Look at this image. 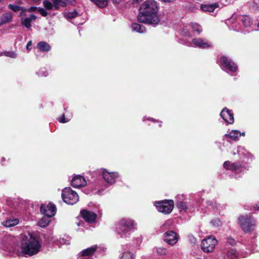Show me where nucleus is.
I'll return each instance as SVG.
<instances>
[{
    "label": "nucleus",
    "mask_w": 259,
    "mask_h": 259,
    "mask_svg": "<svg viewBox=\"0 0 259 259\" xmlns=\"http://www.w3.org/2000/svg\"><path fill=\"white\" fill-rule=\"evenodd\" d=\"M159 9V4L156 1H146L140 6L137 17L138 21L153 26L158 25L160 22Z\"/></svg>",
    "instance_id": "1"
},
{
    "label": "nucleus",
    "mask_w": 259,
    "mask_h": 259,
    "mask_svg": "<svg viewBox=\"0 0 259 259\" xmlns=\"http://www.w3.org/2000/svg\"><path fill=\"white\" fill-rule=\"evenodd\" d=\"M41 242L39 238L31 234L24 236L21 240L20 248L25 255H34L40 251Z\"/></svg>",
    "instance_id": "2"
},
{
    "label": "nucleus",
    "mask_w": 259,
    "mask_h": 259,
    "mask_svg": "<svg viewBox=\"0 0 259 259\" xmlns=\"http://www.w3.org/2000/svg\"><path fill=\"white\" fill-rule=\"evenodd\" d=\"M62 198L64 202L68 204L73 205L79 200L77 193L70 187H66L62 191Z\"/></svg>",
    "instance_id": "3"
},
{
    "label": "nucleus",
    "mask_w": 259,
    "mask_h": 259,
    "mask_svg": "<svg viewBox=\"0 0 259 259\" xmlns=\"http://www.w3.org/2000/svg\"><path fill=\"white\" fill-rule=\"evenodd\" d=\"M130 230V221L128 219L122 218L115 225V231L121 238L127 237Z\"/></svg>",
    "instance_id": "4"
},
{
    "label": "nucleus",
    "mask_w": 259,
    "mask_h": 259,
    "mask_svg": "<svg viewBox=\"0 0 259 259\" xmlns=\"http://www.w3.org/2000/svg\"><path fill=\"white\" fill-rule=\"evenodd\" d=\"M154 205L157 210L163 214H169L174 207V201L171 199L155 202Z\"/></svg>",
    "instance_id": "5"
},
{
    "label": "nucleus",
    "mask_w": 259,
    "mask_h": 259,
    "mask_svg": "<svg viewBox=\"0 0 259 259\" xmlns=\"http://www.w3.org/2000/svg\"><path fill=\"white\" fill-rule=\"evenodd\" d=\"M238 223L245 233L252 231L254 229L255 221L247 215H240L238 218Z\"/></svg>",
    "instance_id": "6"
},
{
    "label": "nucleus",
    "mask_w": 259,
    "mask_h": 259,
    "mask_svg": "<svg viewBox=\"0 0 259 259\" xmlns=\"http://www.w3.org/2000/svg\"><path fill=\"white\" fill-rule=\"evenodd\" d=\"M19 17L21 18V24L27 29H30L32 26L31 23L34 22L37 19L36 16L33 14L27 13V10H24L21 12Z\"/></svg>",
    "instance_id": "7"
},
{
    "label": "nucleus",
    "mask_w": 259,
    "mask_h": 259,
    "mask_svg": "<svg viewBox=\"0 0 259 259\" xmlns=\"http://www.w3.org/2000/svg\"><path fill=\"white\" fill-rule=\"evenodd\" d=\"M218 243L217 240L213 237H208L202 240L201 248L204 252H212Z\"/></svg>",
    "instance_id": "8"
},
{
    "label": "nucleus",
    "mask_w": 259,
    "mask_h": 259,
    "mask_svg": "<svg viewBox=\"0 0 259 259\" xmlns=\"http://www.w3.org/2000/svg\"><path fill=\"white\" fill-rule=\"evenodd\" d=\"M220 63L222 66L232 72H235L238 69L236 64L225 56L221 57Z\"/></svg>",
    "instance_id": "9"
},
{
    "label": "nucleus",
    "mask_w": 259,
    "mask_h": 259,
    "mask_svg": "<svg viewBox=\"0 0 259 259\" xmlns=\"http://www.w3.org/2000/svg\"><path fill=\"white\" fill-rule=\"evenodd\" d=\"M100 172L102 174L103 178L105 182L109 185H112L115 183L116 180L118 177V174L117 172H109L106 169H101Z\"/></svg>",
    "instance_id": "10"
},
{
    "label": "nucleus",
    "mask_w": 259,
    "mask_h": 259,
    "mask_svg": "<svg viewBox=\"0 0 259 259\" xmlns=\"http://www.w3.org/2000/svg\"><path fill=\"white\" fill-rule=\"evenodd\" d=\"M179 235L173 231H167L164 233L163 240L170 245H175L178 241Z\"/></svg>",
    "instance_id": "11"
},
{
    "label": "nucleus",
    "mask_w": 259,
    "mask_h": 259,
    "mask_svg": "<svg viewBox=\"0 0 259 259\" xmlns=\"http://www.w3.org/2000/svg\"><path fill=\"white\" fill-rule=\"evenodd\" d=\"M98 249V246L94 245L82 250L79 253L78 259H92L93 255Z\"/></svg>",
    "instance_id": "12"
},
{
    "label": "nucleus",
    "mask_w": 259,
    "mask_h": 259,
    "mask_svg": "<svg viewBox=\"0 0 259 259\" xmlns=\"http://www.w3.org/2000/svg\"><path fill=\"white\" fill-rule=\"evenodd\" d=\"M40 211L45 215L52 218L56 213V208L55 205L52 203L47 205L42 204L40 206Z\"/></svg>",
    "instance_id": "13"
},
{
    "label": "nucleus",
    "mask_w": 259,
    "mask_h": 259,
    "mask_svg": "<svg viewBox=\"0 0 259 259\" xmlns=\"http://www.w3.org/2000/svg\"><path fill=\"white\" fill-rule=\"evenodd\" d=\"M221 117L228 124H232L234 123V119L233 113L232 111L228 109L227 107H225L220 113Z\"/></svg>",
    "instance_id": "14"
},
{
    "label": "nucleus",
    "mask_w": 259,
    "mask_h": 259,
    "mask_svg": "<svg viewBox=\"0 0 259 259\" xmlns=\"http://www.w3.org/2000/svg\"><path fill=\"white\" fill-rule=\"evenodd\" d=\"M71 184L73 187L79 188L85 186L87 185V182L83 177L77 175L73 178Z\"/></svg>",
    "instance_id": "15"
},
{
    "label": "nucleus",
    "mask_w": 259,
    "mask_h": 259,
    "mask_svg": "<svg viewBox=\"0 0 259 259\" xmlns=\"http://www.w3.org/2000/svg\"><path fill=\"white\" fill-rule=\"evenodd\" d=\"M80 213L83 219L88 223H94L97 218L96 213L93 211L83 210L81 211Z\"/></svg>",
    "instance_id": "16"
},
{
    "label": "nucleus",
    "mask_w": 259,
    "mask_h": 259,
    "mask_svg": "<svg viewBox=\"0 0 259 259\" xmlns=\"http://www.w3.org/2000/svg\"><path fill=\"white\" fill-rule=\"evenodd\" d=\"M224 167L227 170L235 171L242 168V165L240 162H231L226 161L223 164Z\"/></svg>",
    "instance_id": "17"
},
{
    "label": "nucleus",
    "mask_w": 259,
    "mask_h": 259,
    "mask_svg": "<svg viewBox=\"0 0 259 259\" xmlns=\"http://www.w3.org/2000/svg\"><path fill=\"white\" fill-rule=\"evenodd\" d=\"M13 18L12 14L10 12L3 14L0 17V26L10 22Z\"/></svg>",
    "instance_id": "18"
},
{
    "label": "nucleus",
    "mask_w": 259,
    "mask_h": 259,
    "mask_svg": "<svg viewBox=\"0 0 259 259\" xmlns=\"http://www.w3.org/2000/svg\"><path fill=\"white\" fill-rule=\"evenodd\" d=\"M224 136L233 141H236L240 137V132L238 130H232L229 134H225Z\"/></svg>",
    "instance_id": "19"
},
{
    "label": "nucleus",
    "mask_w": 259,
    "mask_h": 259,
    "mask_svg": "<svg viewBox=\"0 0 259 259\" xmlns=\"http://www.w3.org/2000/svg\"><path fill=\"white\" fill-rule=\"evenodd\" d=\"M37 48L40 51L42 52H47L51 50V46L46 41H41L37 45Z\"/></svg>",
    "instance_id": "20"
},
{
    "label": "nucleus",
    "mask_w": 259,
    "mask_h": 259,
    "mask_svg": "<svg viewBox=\"0 0 259 259\" xmlns=\"http://www.w3.org/2000/svg\"><path fill=\"white\" fill-rule=\"evenodd\" d=\"M219 6L217 3L210 5H201V9L205 12H212Z\"/></svg>",
    "instance_id": "21"
},
{
    "label": "nucleus",
    "mask_w": 259,
    "mask_h": 259,
    "mask_svg": "<svg viewBox=\"0 0 259 259\" xmlns=\"http://www.w3.org/2000/svg\"><path fill=\"white\" fill-rule=\"evenodd\" d=\"M192 42L196 46L201 48H206L210 47L209 45L206 42H204L203 40L201 38L193 39L192 40Z\"/></svg>",
    "instance_id": "22"
},
{
    "label": "nucleus",
    "mask_w": 259,
    "mask_h": 259,
    "mask_svg": "<svg viewBox=\"0 0 259 259\" xmlns=\"http://www.w3.org/2000/svg\"><path fill=\"white\" fill-rule=\"evenodd\" d=\"M50 218V217L45 215L38 222V225L41 228L47 227L51 221Z\"/></svg>",
    "instance_id": "23"
},
{
    "label": "nucleus",
    "mask_w": 259,
    "mask_h": 259,
    "mask_svg": "<svg viewBox=\"0 0 259 259\" xmlns=\"http://www.w3.org/2000/svg\"><path fill=\"white\" fill-rule=\"evenodd\" d=\"M19 221L18 219L8 220L3 222V225L6 227H11L18 224Z\"/></svg>",
    "instance_id": "24"
},
{
    "label": "nucleus",
    "mask_w": 259,
    "mask_h": 259,
    "mask_svg": "<svg viewBox=\"0 0 259 259\" xmlns=\"http://www.w3.org/2000/svg\"><path fill=\"white\" fill-rule=\"evenodd\" d=\"M241 21L246 27H250L252 24V20L247 15L243 16Z\"/></svg>",
    "instance_id": "25"
},
{
    "label": "nucleus",
    "mask_w": 259,
    "mask_h": 259,
    "mask_svg": "<svg viewBox=\"0 0 259 259\" xmlns=\"http://www.w3.org/2000/svg\"><path fill=\"white\" fill-rule=\"evenodd\" d=\"M131 28L133 30L139 33H143L145 31V27L138 23H133L131 25Z\"/></svg>",
    "instance_id": "26"
},
{
    "label": "nucleus",
    "mask_w": 259,
    "mask_h": 259,
    "mask_svg": "<svg viewBox=\"0 0 259 259\" xmlns=\"http://www.w3.org/2000/svg\"><path fill=\"white\" fill-rule=\"evenodd\" d=\"M8 7L9 9H10L11 10H12V11H13L15 12H17L20 11H21V12H22L24 10H26L24 7H20V6L16 5H12V4L9 5Z\"/></svg>",
    "instance_id": "27"
},
{
    "label": "nucleus",
    "mask_w": 259,
    "mask_h": 259,
    "mask_svg": "<svg viewBox=\"0 0 259 259\" xmlns=\"http://www.w3.org/2000/svg\"><path fill=\"white\" fill-rule=\"evenodd\" d=\"M227 256L229 259H237V254L236 250L234 249H231L228 251Z\"/></svg>",
    "instance_id": "28"
},
{
    "label": "nucleus",
    "mask_w": 259,
    "mask_h": 259,
    "mask_svg": "<svg viewBox=\"0 0 259 259\" xmlns=\"http://www.w3.org/2000/svg\"><path fill=\"white\" fill-rule=\"evenodd\" d=\"M108 4L107 0H97L95 5L99 8H102L106 7Z\"/></svg>",
    "instance_id": "29"
},
{
    "label": "nucleus",
    "mask_w": 259,
    "mask_h": 259,
    "mask_svg": "<svg viewBox=\"0 0 259 259\" xmlns=\"http://www.w3.org/2000/svg\"><path fill=\"white\" fill-rule=\"evenodd\" d=\"M177 206L179 209H180L181 210V211H182V210L186 211V209H187V207L186 202H185L184 201L178 202L177 203Z\"/></svg>",
    "instance_id": "30"
},
{
    "label": "nucleus",
    "mask_w": 259,
    "mask_h": 259,
    "mask_svg": "<svg viewBox=\"0 0 259 259\" xmlns=\"http://www.w3.org/2000/svg\"><path fill=\"white\" fill-rule=\"evenodd\" d=\"M191 26L193 30L197 32L198 34L200 33L202 30L201 26L197 23H192Z\"/></svg>",
    "instance_id": "31"
},
{
    "label": "nucleus",
    "mask_w": 259,
    "mask_h": 259,
    "mask_svg": "<svg viewBox=\"0 0 259 259\" xmlns=\"http://www.w3.org/2000/svg\"><path fill=\"white\" fill-rule=\"evenodd\" d=\"M5 56L12 58H16L17 57V54L13 51H6Z\"/></svg>",
    "instance_id": "32"
},
{
    "label": "nucleus",
    "mask_w": 259,
    "mask_h": 259,
    "mask_svg": "<svg viewBox=\"0 0 259 259\" xmlns=\"http://www.w3.org/2000/svg\"><path fill=\"white\" fill-rule=\"evenodd\" d=\"M37 74L40 76H47L48 74V72L45 68L40 69L37 72Z\"/></svg>",
    "instance_id": "33"
},
{
    "label": "nucleus",
    "mask_w": 259,
    "mask_h": 259,
    "mask_svg": "<svg viewBox=\"0 0 259 259\" xmlns=\"http://www.w3.org/2000/svg\"><path fill=\"white\" fill-rule=\"evenodd\" d=\"M226 243L233 246L236 245V242L233 238L230 237L227 238Z\"/></svg>",
    "instance_id": "34"
},
{
    "label": "nucleus",
    "mask_w": 259,
    "mask_h": 259,
    "mask_svg": "<svg viewBox=\"0 0 259 259\" xmlns=\"http://www.w3.org/2000/svg\"><path fill=\"white\" fill-rule=\"evenodd\" d=\"M78 15V13L76 11L72 12H69L67 14L66 16L67 17L70 18H74Z\"/></svg>",
    "instance_id": "35"
},
{
    "label": "nucleus",
    "mask_w": 259,
    "mask_h": 259,
    "mask_svg": "<svg viewBox=\"0 0 259 259\" xmlns=\"http://www.w3.org/2000/svg\"><path fill=\"white\" fill-rule=\"evenodd\" d=\"M38 11L44 17H46L48 15L47 12L43 8H38Z\"/></svg>",
    "instance_id": "36"
},
{
    "label": "nucleus",
    "mask_w": 259,
    "mask_h": 259,
    "mask_svg": "<svg viewBox=\"0 0 259 259\" xmlns=\"http://www.w3.org/2000/svg\"><path fill=\"white\" fill-rule=\"evenodd\" d=\"M69 119H66L65 117L64 114H63L61 117H60L59 119V121L61 123H66L69 121Z\"/></svg>",
    "instance_id": "37"
},
{
    "label": "nucleus",
    "mask_w": 259,
    "mask_h": 259,
    "mask_svg": "<svg viewBox=\"0 0 259 259\" xmlns=\"http://www.w3.org/2000/svg\"><path fill=\"white\" fill-rule=\"evenodd\" d=\"M120 259H130V253L128 251L125 252L121 257Z\"/></svg>",
    "instance_id": "38"
},
{
    "label": "nucleus",
    "mask_w": 259,
    "mask_h": 259,
    "mask_svg": "<svg viewBox=\"0 0 259 259\" xmlns=\"http://www.w3.org/2000/svg\"><path fill=\"white\" fill-rule=\"evenodd\" d=\"M32 42L31 40H29L26 45V50L29 52L31 50L30 47L32 46Z\"/></svg>",
    "instance_id": "39"
},
{
    "label": "nucleus",
    "mask_w": 259,
    "mask_h": 259,
    "mask_svg": "<svg viewBox=\"0 0 259 259\" xmlns=\"http://www.w3.org/2000/svg\"><path fill=\"white\" fill-rule=\"evenodd\" d=\"M136 226L137 224L135 223V221L131 220V230L132 229H135L136 228Z\"/></svg>",
    "instance_id": "40"
},
{
    "label": "nucleus",
    "mask_w": 259,
    "mask_h": 259,
    "mask_svg": "<svg viewBox=\"0 0 259 259\" xmlns=\"http://www.w3.org/2000/svg\"><path fill=\"white\" fill-rule=\"evenodd\" d=\"M37 8L35 7H31L29 9H26L27 13H29V12L35 11L36 10Z\"/></svg>",
    "instance_id": "41"
},
{
    "label": "nucleus",
    "mask_w": 259,
    "mask_h": 259,
    "mask_svg": "<svg viewBox=\"0 0 259 259\" xmlns=\"http://www.w3.org/2000/svg\"><path fill=\"white\" fill-rule=\"evenodd\" d=\"M158 253H160L161 254H165L166 252V250L165 249H161L159 248V249L157 250Z\"/></svg>",
    "instance_id": "42"
},
{
    "label": "nucleus",
    "mask_w": 259,
    "mask_h": 259,
    "mask_svg": "<svg viewBox=\"0 0 259 259\" xmlns=\"http://www.w3.org/2000/svg\"><path fill=\"white\" fill-rule=\"evenodd\" d=\"M254 210H259V202L252 206Z\"/></svg>",
    "instance_id": "43"
},
{
    "label": "nucleus",
    "mask_w": 259,
    "mask_h": 259,
    "mask_svg": "<svg viewBox=\"0 0 259 259\" xmlns=\"http://www.w3.org/2000/svg\"><path fill=\"white\" fill-rule=\"evenodd\" d=\"M161 2L164 3H172L175 1V0H159Z\"/></svg>",
    "instance_id": "44"
},
{
    "label": "nucleus",
    "mask_w": 259,
    "mask_h": 259,
    "mask_svg": "<svg viewBox=\"0 0 259 259\" xmlns=\"http://www.w3.org/2000/svg\"><path fill=\"white\" fill-rule=\"evenodd\" d=\"M113 3H119L120 1V0H111Z\"/></svg>",
    "instance_id": "45"
},
{
    "label": "nucleus",
    "mask_w": 259,
    "mask_h": 259,
    "mask_svg": "<svg viewBox=\"0 0 259 259\" xmlns=\"http://www.w3.org/2000/svg\"><path fill=\"white\" fill-rule=\"evenodd\" d=\"M5 52H1L0 53V56H5Z\"/></svg>",
    "instance_id": "46"
},
{
    "label": "nucleus",
    "mask_w": 259,
    "mask_h": 259,
    "mask_svg": "<svg viewBox=\"0 0 259 259\" xmlns=\"http://www.w3.org/2000/svg\"><path fill=\"white\" fill-rule=\"evenodd\" d=\"M245 133L244 132H243L242 133L240 132V136H245Z\"/></svg>",
    "instance_id": "47"
},
{
    "label": "nucleus",
    "mask_w": 259,
    "mask_h": 259,
    "mask_svg": "<svg viewBox=\"0 0 259 259\" xmlns=\"http://www.w3.org/2000/svg\"><path fill=\"white\" fill-rule=\"evenodd\" d=\"M133 255H134L133 253H132V254L131 253V259H133L134 258Z\"/></svg>",
    "instance_id": "48"
},
{
    "label": "nucleus",
    "mask_w": 259,
    "mask_h": 259,
    "mask_svg": "<svg viewBox=\"0 0 259 259\" xmlns=\"http://www.w3.org/2000/svg\"><path fill=\"white\" fill-rule=\"evenodd\" d=\"M96 1H97V0H91V2H92L93 3H94L95 4V3H96Z\"/></svg>",
    "instance_id": "49"
},
{
    "label": "nucleus",
    "mask_w": 259,
    "mask_h": 259,
    "mask_svg": "<svg viewBox=\"0 0 259 259\" xmlns=\"http://www.w3.org/2000/svg\"><path fill=\"white\" fill-rule=\"evenodd\" d=\"M96 189H94V190H92V192H94V191H95Z\"/></svg>",
    "instance_id": "50"
},
{
    "label": "nucleus",
    "mask_w": 259,
    "mask_h": 259,
    "mask_svg": "<svg viewBox=\"0 0 259 259\" xmlns=\"http://www.w3.org/2000/svg\"><path fill=\"white\" fill-rule=\"evenodd\" d=\"M3 159V160H5V158H3V159Z\"/></svg>",
    "instance_id": "51"
},
{
    "label": "nucleus",
    "mask_w": 259,
    "mask_h": 259,
    "mask_svg": "<svg viewBox=\"0 0 259 259\" xmlns=\"http://www.w3.org/2000/svg\"><path fill=\"white\" fill-rule=\"evenodd\" d=\"M258 27H259V24L258 25Z\"/></svg>",
    "instance_id": "52"
}]
</instances>
